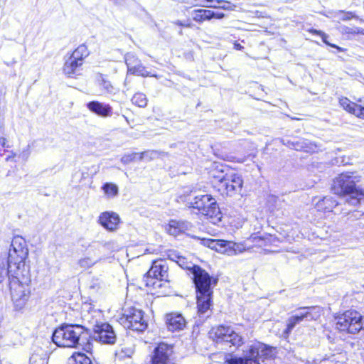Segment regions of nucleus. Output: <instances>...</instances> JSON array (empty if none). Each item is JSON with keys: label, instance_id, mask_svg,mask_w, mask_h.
I'll use <instances>...</instances> for the list:
<instances>
[{"label": "nucleus", "instance_id": "nucleus-1", "mask_svg": "<svg viewBox=\"0 0 364 364\" xmlns=\"http://www.w3.org/2000/svg\"><path fill=\"white\" fill-rule=\"evenodd\" d=\"M191 273L196 289L198 311L200 314H203L206 313L211 306V286H215L218 280L213 279L209 274L199 266H193L191 268Z\"/></svg>", "mask_w": 364, "mask_h": 364}, {"label": "nucleus", "instance_id": "nucleus-2", "mask_svg": "<svg viewBox=\"0 0 364 364\" xmlns=\"http://www.w3.org/2000/svg\"><path fill=\"white\" fill-rule=\"evenodd\" d=\"M358 181V177L352 173H341L334 178L332 190L335 194L345 197L346 203L355 206L364 199V191L356 186Z\"/></svg>", "mask_w": 364, "mask_h": 364}, {"label": "nucleus", "instance_id": "nucleus-3", "mask_svg": "<svg viewBox=\"0 0 364 364\" xmlns=\"http://www.w3.org/2000/svg\"><path fill=\"white\" fill-rule=\"evenodd\" d=\"M87 335L80 325H61L54 331L52 341L59 347L77 348L82 345L84 338L87 340Z\"/></svg>", "mask_w": 364, "mask_h": 364}, {"label": "nucleus", "instance_id": "nucleus-4", "mask_svg": "<svg viewBox=\"0 0 364 364\" xmlns=\"http://www.w3.org/2000/svg\"><path fill=\"white\" fill-rule=\"evenodd\" d=\"M188 203L189 207L197 209L201 214L212 219L213 223H215L220 220L221 213L218 205L216 200L211 195L208 193L197 194Z\"/></svg>", "mask_w": 364, "mask_h": 364}, {"label": "nucleus", "instance_id": "nucleus-5", "mask_svg": "<svg viewBox=\"0 0 364 364\" xmlns=\"http://www.w3.org/2000/svg\"><path fill=\"white\" fill-rule=\"evenodd\" d=\"M209 338L217 344H226L237 348L244 344V338L239 333L229 326L219 325L213 327Z\"/></svg>", "mask_w": 364, "mask_h": 364}, {"label": "nucleus", "instance_id": "nucleus-6", "mask_svg": "<svg viewBox=\"0 0 364 364\" xmlns=\"http://www.w3.org/2000/svg\"><path fill=\"white\" fill-rule=\"evenodd\" d=\"M28 255V249L24 238L18 235L14 237L7 257L10 265L14 266L17 269L28 272V269H26V259Z\"/></svg>", "mask_w": 364, "mask_h": 364}, {"label": "nucleus", "instance_id": "nucleus-7", "mask_svg": "<svg viewBox=\"0 0 364 364\" xmlns=\"http://www.w3.org/2000/svg\"><path fill=\"white\" fill-rule=\"evenodd\" d=\"M336 328L348 333H357L364 330V316L356 311H346L336 317Z\"/></svg>", "mask_w": 364, "mask_h": 364}, {"label": "nucleus", "instance_id": "nucleus-8", "mask_svg": "<svg viewBox=\"0 0 364 364\" xmlns=\"http://www.w3.org/2000/svg\"><path fill=\"white\" fill-rule=\"evenodd\" d=\"M275 348L261 342H255L243 350L242 361L245 364H260V361L272 358Z\"/></svg>", "mask_w": 364, "mask_h": 364}, {"label": "nucleus", "instance_id": "nucleus-9", "mask_svg": "<svg viewBox=\"0 0 364 364\" xmlns=\"http://www.w3.org/2000/svg\"><path fill=\"white\" fill-rule=\"evenodd\" d=\"M322 310L320 307L309 306L299 308L295 311V314L289 317L287 321V328L284 333L288 335L292 329L304 320L316 321L321 315Z\"/></svg>", "mask_w": 364, "mask_h": 364}, {"label": "nucleus", "instance_id": "nucleus-10", "mask_svg": "<svg viewBox=\"0 0 364 364\" xmlns=\"http://www.w3.org/2000/svg\"><path fill=\"white\" fill-rule=\"evenodd\" d=\"M168 266L165 259H157L153 262L152 266L147 272L145 279L147 287H161V282H168Z\"/></svg>", "mask_w": 364, "mask_h": 364}, {"label": "nucleus", "instance_id": "nucleus-11", "mask_svg": "<svg viewBox=\"0 0 364 364\" xmlns=\"http://www.w3.org/2000/svg\"><path fill=\"white\" fill-rule=\"evenodd\" d=\"M11 299L16 310L22 309L30 296V288L28 284L20 281L19 277L12 279L9 282Z\"/></svg>", "mask_w": 364, "mask_h": 364}, {"label": "nucleus", "instance_id": "nucleus-12", "mask_svg": "<svg viewBox=\"0 0 364 364\" xmlns=\"http://www.w3.org/2000/svg\"><path fill=\"white\" fill-rule=\"evenodd\" d=\"M213 177L218 178L220 188L224 189L226 195L233 196L241 192L243 180L240 174L232 171L223 174L222 171L220 175Z\"/></svg>", "mask_w": 364, "mask_h": 364}, {"label": "nucleus", "instance_id": "nucleus-13", "mask_svg": "<svg viewBox=\"0 0 364 364\" xmlns=\"http://www.w3.org/2000/svg\"><path fill=\"white\" fill-rule=\"evenodd\" d=\"M201 244L227 255H235L243 251L241 245L232 241L224 240L202 239Z\"/></svg>", "mask_w": 364, "mask_h": 364}, {"label": "nucleus", "instance_id": "nucleus-14", "mask_svg": "<svg viewBox=\"0 0 364 364\" xmlns=\"http://www.w3.org/2000/svg\"><path fill=\"white\" fill-rule=\"evenodd\" d=\"M121 319L126 328L133 331H143L147 327V323L144 318V312L134 307L126 310L124 317Z\"/></svg>", "mask_w": 364, "mask_h": 364}, {"label": "nucleus", "instance_id": "nucleus-15", "mask_svg": "<svg viewBox=\"0 0 364 364\" xmlns=\"http://www.w3.org/2000/svg\"><path fill=\"white\" fill-rule=\"evenodd\" d=\"M173 346L161 343L154 350L151 364H174Z\"/></svg>", "mask_w": 364, "mask_h": 364}, {"label": "nucleus", "instance_id": "nucleus-16", "mask_svg": "<svg viewBox=\"0 0 364 364\" xmlns=\"http://www.w3.org/2000/svg\"><path fill=\"white\" fill-rule=\"evenodd\" d=\"M93 338L105 344H114L117 340L116 333L112 326L105 322L102 324L93 328Z\"/></svg>", "mask_w": 364, "mask_h": 364}, {"label": "nucleus", "instance_id": "nucleus-17", "mask_svg": "<svg viewBox=\"0 0 364 364\" xmlns=\"http://www.w3.org/2000/svg\"><path fill=\"white\" fill-rule=\"evenodd\" d=\"M124 59L129 73L142 77H156V75H151L150 73L146 70V68L141 64V61L134 54L131 53H127Z\"/></svg>", "mask_w": 364, "mask_h": 364}, {"label": "nucleus", "instance_id": "nucleus-18", "mask_svg": "<svg viewBox=\"0 0 364 364\" xmlns=\"http://www.w3.org/2000/svg\"><path fill=\"white\" fill-rule=\"evenodd\" d=\"M23 269H17L14 266L11 267L9 259L0 257V284L8 278L9 282L12 279H16L17 277L22 275L24 277Z\"/></svg>", "mask_w": 364, "mask_h": 364}, {"label": "nucleus", "instance_id": "nucleus-19", "mask_svg": "<svg viewBox=\"0 0 364 364\" xmlns=\"http://www.w3.org/2000/svg\"><path fill=\"white\" fill-rule=\"evenodd\" d=\"M98 222L107 230L114 231L118 228L120 218L117 213L106 211L100 214Z\"/></svg>", "mask_w": 364, "mask_h": 364}, {"label": "nucleus", "instance_id": "nucleus-20", "mask_svg": "<svg viewBox=\"0 0 364 364\" xmlns=\"http://www.w3.org/2000/svg\"><path fill=\"white\" fill-rule=\"evenodd\" d=\"M166 324L168 331L174 332L183 330L186 327V321L182 314L171 313L166 316Z\"/></svg>", "mask_w": 364, "mask_h": 364}, {"label": "nucleus", "instance_id": "nucleus-21", "mask_svg": "<svg viewBox=\"0 0 364 364\" xmlns=\"http://www.w3.org/2000/svg\"><path fill=\"white\" fill-rule=\"evenodd\" d=\"M86 307H87V313L83 314V318L90 324L92 329L104 323L103 314L100 310L94 309L90 305H86Z\"/></svg>", "mask_w": 364, "mask_h": 364}, {"label": "nucleus", "instance_id": "nucleus-22", "mask_svg": "<svg viewBox=\"0 0 364 364\" xmlns=\"http://www.w3.org/2000/svg\"><path fill=\"white\" fill-rule=\"evenodd\" d=\"M87 107L92 112L102 117H111L112 114V108L109 104L92 101L87 104Z\"/></svg>", "mask_w": 364, "mask_h": 364}, {"label": "nucleus", "instance_id": "nucleus-23", "mask_svg": "<svg viewBox=\"0 0 364 364\" xmlns=\"http://www.w3.org/2000/svg\"><path fill=\"white\" fill-rule=\"evenodd\" d=\"M193 225L186 220H171L168 223V232L170 235L177 236L191 230Z\"/></svg>", "mask_w": 364, "mask_h": 364}, {"label": "nucleus", "instance_id": "nucleus-24", "mask_svg": "<svg viewBox=\"0 0 364 364\" xmlns=\"http://www.w3.org/2000/svg\"><path fill=\"white\" fill-rule=\"evenodd\" d=\"M82 65V64H79L76 60L69 58L64 64L63 72L67 76L73 77L75 75H78Z\"/></svg>", "mask_w": 364, "mask_h": 364}, {"label": "nucleus", "instance_id": "nucleus-25", "mask_svg": "<svg viewBox=\"0 0 364 364\" xmlns=\"http://www.w3.org/2000/svg\"><path fill=\"white\" fill-rule=\"evenodd\" d=\"M338 205V203L331 196L324 197L317 202L316 208L319 211L331 212Z\"/></svg>", "mask_w": 364, "mask_h": 364}, {"label": "nucleus", "instance_id": "nucleus-26", "mask_svg": "<svg viewBox=\"0 0 364 364\" xmlns=\"http://www.w3.org/2000/svg\"><path fill=\"white\" fill-rule=\"evenodd\" d=\"M89 55V51L86 46H79L72 53L70 58L78 62L79 64H83L84 59Z\"/></svg>", "mask_w": 364, "mask_h": 364}, {"label": "nucleus", "instance_id": "nucleus-27", "mask_svg": "<svg viewBox=\"0 0 364 364\" xmlns=\"http://www.w3.org/2000/svg\"><path fill=\"white\" fill-rule=\"evenodd\" d=\"M97 81L99 85L105 93L114 94L116 92V88L104 75L100 74L97 77Z\"/></svg>", "mask_w": 364, "mask_h": 364}, {"label": "nucleus", "instance_id": "nucleus-28", "mask_svg": "<svg viewBox=\"0 0 364 364\" xmlns=\"http://www.w3.org/2000/svg\"><path fill=\"white\" fill-rule=\"evenodd\" d=\"M69 364H95V363L85 353H75L69 358Z\"/></svg>", "mask_w": 364, "mask_h": 364}, {"label": "nucleus", "instance_id": "nucleus-29", "mask_svg": "<svg viewBox=\"0 0 364 364\" xmlns=\"http://www.w3.org/2000/svg\"><path fill=\"white\" fill-rule=\"evenodd\" d=\"M211 14H212L210 13V10L202 9L194 10L192 13L193 21L198 23L210 20Z\"/></svg>", "mask_w": 364, "mask_h": 364}, {"label": "nucleus", "instance_id": "nucleus-30", "mask_svg": "<svg viewBox=\"0 0 364 364\" xmlns=\"http://www.w3.org/2000/svg\"><path fill=\"white\" fill-rule=\"evenodd\" d=\"M48 357L47 353L40 350L32 354L30 358V364H47Z\"/></svg>", "mask_w": 364, "mask_h": 364}, {"label": "nucleus", "instance_id": "nucleus-31", "mask_svg": "<svg viewBox=\"0 0 364 364\" xmlns=\"http://www.w3.org/2000/svg\"><path fill=\"white\" fill-rule=\"evenodd\" d=\"M339 104L346 112L355 116L357 102H353L347 97H343L339 99Z\"/></svg>", "mask_w": 364, "mask_h": 364}, {"label": "nucleus", "instance_id": "nucleus-32", "mask_svg": "<svg viewBox=\"0 0 364 364\" xmlns=\"http://www.w3.org/2000/svg\"><path fill=\"white\" fill-rule=\"evenodd\" d=\"M309 31V33H311L314 35H319L321 37L322 41L325 44H326L332 48H336L339 52H343L345 50L344 48L339 47L335 44H332V43H329L327 40L328 38V36L327 34H326L324 32H323L321 31L316 30V29H310Z\"/></svg>", "mask_w": 364, "mask_h": 364}, {"label": "nucleus", "instance_id": "nucleus-33", "mask_svg": "<svg viewBox=\"0 0 364 364\" xmlns=\"http://www.w3.org/2000/svg\"><path fill=\"white\" fill-rule=\"evenodd\" d=\"M132 102L136 106L145 107L147 105L148 99L144 93L137 92L132 97Z\"/></svg>", "mask_w": 364, "mask_h": 364}, {"label": "nucleus", "instance_id": "nucleus-34", "mask_svg": "<svg viewBox=\"0 0 364 364\" xmlns=\"http://www.w3.org/2000/svg\"><path fill=\"white\" fill-rule=\"evenodd\" d=\"M102 189L108 197H115L118 194V187L112 183H106L103 185Z\"/></svg>", "mask_w": 364, "mask_h": 364}, {"label": "nucleus", "instance_id": "nucleus-35", "mask_svg": "<svg viewBox=\"0 0 364 364\" xmlns=\"http://www.w3.org/2000/svg\"><path fill=\"white\" fill-rule=\"evenodd\" d=\"M341 32L343 34H362L364 35V29L358 27H348L343 26L341 27Z\"/></svg>", "mask_w": 364, "mask_h": 364}, {"label": "nucleus", "instance_id": "nucleus-36", "mask_svg": "<svg viewBox=\"0 0 364 364\" xmlns=\"http://www.w3.org/2000/svg\"><path fill=\"white\" fill-rule=\"evenodd\" d=\"M159 154L156 151H146L139 154V161H151L159 156Z\"/></svg>", "mask_w": 364, "mask_h": 364}, {"label": "nucleus", "instance_id": "nucleus-37", "mask_svg": "<svg viewBox=\"0 0 364 364\" xmlns=\"http://www.w3.org/2000/svg\"><path fill=\"white\" fill-rule=\"evenodd\" d=\"M176 258V262L183 269H189L191 272V268L195 264L188 262L184 257L182 256H174Z\"/></svg>", "mask_w": 364, "mask_h": 364}, {"label": "nucleus", "instance_id": "nucleus-38", "mask_svg": "<svg viewBox=\"0 0 364 364\" xmlns=\"http://www.w3.org/2000/svg\"><path fill=\"white\" fill-rule=\"evenodd\" d=\"M302 151L310 153L316 150V144L311 143L307 139H301Z\"/></svg>", "mask_w": 364, "mask_h": 364}, {"label": "nucleus", "instance_id": "nucleus-39", "mask_svg": "<svg viewBox=\"0 0 364 364\" xmlns=\"http://www.w3.org/2000/svg\"><path fill=\"white\" fill-rule=\"evenodd\" d=\"M204 1L213 2L214 0H182V3L193 6L207 7L208 5L203 4Z\"/></svg>", "mask_w": 364, "mask_h": 364}, {"label": "nucleus", "instance_id": "nucleus-40", "mask_svg": "<svg viewBox=\"0 0 364 364\" xmlns=\"http://www.w3.org/2000/svg\"><path fill=\"white\" fill-rule=\"evenodd\" d=\"M357 101V109L355 116L364 119V97L359 98Z\"/></svg>", "mask_w": 364, "mask_h": 364}, {"label": "nucleus", "instance_id": "nucleus-41", "mask_svg": "<svg viewBox=\"0 0 364 364\" xmlns=\"http://www.w3.org/2000/svg\"><path fill=\"white\" fill-rule=\"evenodd\" d=\"M135 160L139 161V154L132 153V154H125L121 159L122 163H123L124 164H128Z\"/></svg>", "mask_w": 364, "mask_h": 364}, {"label": "nucleus", "instance_id": "nucleus-42", "mask_svg": "<svg viewBox=\"0 0 364 364\" xmlns=\"http://www.w3.org/2000/svg\"><path fill=\"white\" fill-rule=\"evenodd\" d=\"M96 260L91 259L90 257H84L79 260V265L82 268H89L91 267L95 263Z\"/></svg>", "mask_w": 364, "mask_h": 364}, {"label": "nucleus", "instance_id": "nucleus-43", "mask_svg": "<svg viewBox=\"0 0 364 364\" xmlns=\"http://www.w3.org/2000/svg\"><path fill=\"white\" fill-rule=\"evenodd\" d=\"M30 146H27V147L22 150V151L19 154L18 157L21 158L23 161H27L30 156Z\"/></svg>", "mask_w": 364, "mask_h": 364}, {"label": "nucleus", "instance_id": "nucleus-44", "mask_svg": "<svg viewBox=\"0 0 364 364\" xmlns=\"http://www.w3.org/2000/svg\"><path fill=\"white\" fill-rule=\"evenodd\" d=\"M341 14H342V16L341 17V19L342 21H348L353 18H357V16L353 14L352 12H343L340 11Z\"/></svg>", "mask_w": 364, "mask_h": 364}, {"label": "nucleus", "instance_id": "nucleus-45", "mask_svg": "<svg viewBox=\"0 0 364 364\" xmlns=\"http://www.w3.org/2000/svg\"><path fill=\"white\" fill-rule=\"evenodd\" d=\"M242 360H243L242 357H240V358H232L230 359H228L226 360V362L228 364H245L243 363V361H242Z\"/></svg>", "mask_w": 364, "mask_h": 364}, {"label": "nucleus", "instance_id": "nucleus-46", "mask_svg": "<svg viewBox=\"0 0 364 364\" xmlns=\"http://www.w3.org/2000/svg\"><path fill=\"white\" fill-rule=\"evenodd\" d=\"M210 13L212 14L210 15V19L212 18H218L221 19L225 17V14L223 13H219V12H214L213 11L210 10Z\"/></svg>", "mask_w": 364, "mask_h": 364}, {"label": "nucleus", "instance_id": "nucleus-47", "mask_svg": "<svg viewBox=\"0 0 364 364\" xmlns=\"http://www.w3.org/2000/svg\"><path fill=\"white\" fill-rule=\"evenodd\" d=\"M358 215H360V218H358V223L357 225L360 228H364V214H360V212H356L354 215L356 217Z\"/></svg>", "mask_w": 364, "mask_h": 364}, {"label": "nucleus", "instance_id": "nucleus-48", "mask_svg": "<svg viewBox=\"0 0 364 364\" xmlns=\"http://www.w3.org/2000/svg\"><path fill=\"white\" fill-rule=\"evenodd\" d=\"M293 149L302 151L301 139L294 141Z\"/></svg>", "mask_w": 364, "mask_h": 364}, {"label": "nucleus", "instance_id": "nucleus-49", "mask_svg": "<svg viewBox=\"0 0 364 364\" xmlns=\"http://www.w3.org/2000/svg\"><path fill=\"white\" fill-rule=\"evenodd\" d=\"M121 353H124V355L123 356L130 358L132 357V354L134 353V350L132 348H127V349H122L121 351Z\"/></svg>", "mask_w": 364, "mask_h": 364}, {"label": "nucleus", "instance_id": "nucleus-50", "mask_svg": "<svg viewBox=\"0 0 364 364\" xmlns=\"http://www.w3.org/2000/svg\"><path fill=\"white\" fill-rule=\"evenodd\" d=\"M281 142L284 145L287 146V147L293 149V145H294V141H290V140L285 141L284 139H281Z\"/></svg>", "mask_w": 364, "mask_h": 364}, {"label": "nucleus", "instance_id": "nucleus-51", "mask_svg": "<svg viewBox=\"0 0 364 364\" xmlns=\"http://www.w3.org/2000/svg\"><path fill=\"white\" fill-rule=\"evenodd\" d=\"M84 350H86L87 352H90L91 350H92V345L90 342H87L85 345V346L83 347Z\"/></svg>", "mask_w": 364, "mask_h": 364}, {"label": "nucleus", "instance_id": "nucleus-52", "mask_svg": "<svg viewBox=\"0 0 364 364\" xmlns=\"http://www.w3.org/2000/svg\"><path fill=\"white\" fill-rule=\"evenodd\" d=\"M16 156V154L14 153V151H11V155L8 156L6 158V161H13L14 160V158Z\"/></svg>", "mask_w": 364, "mask_h": 364}, {"label": "nucleus", "instance_id": "nucleus-53", "mask_svg": "<svg viewBox=\"0 0 364 364\" xmlns=\"http://www.w3.org/2000/svg\"><path fill=\"white\" fill-rule=\"evenodd\" d=\"M234 48L236 50H242L244 48V47L242 46H241L240 43L235 42L234 43Z\"/></svg>", "mask_w": 364, "mask_h": 364}, {"label": "nucleus", "instance_id": "nucleus-54", "mask_svg": "<svg viewBox=\"0 0 364 364\" xmlns=\"http://www.w3.org/2000/svg\"><path fill=\"white\" fill-rule=\"evenodd\" d=\"M175 23L178 26H184V27H190L191 26V25L189 23L186 24L180 21H177Z\"/></svg>", "mask_w": 364, "mask_h": 364}, {"label": "nucleus", "instance_id": "nucleus-55", "mask_svg": "<svg viewBox=\"0 0 364 364\" xmlns=\"http://www.w3.org/2000/svg\"><path fill=\"white\" fill-rule=\"evenodd\" d=\"M5 142H6V139L3 136H1L0 137V144L2 146H5Z\"/></svg>", "mask_w": 364, "mask_h": 364}, {"label": "nucleus", "instance_id": "nucleus-56", "mask_svg": "<svg viewBox=\"0 0 364 364\" xmlns=\"http://www.w3.org/2000/svg\"><path fill=\"white\" fill-rule=\"evenodd\" d=\"M4 147H7V148L10 147V146L7 144V141L5 142V146Z\"/></svg>", "mask_w": 364, "mask_h": 364}, {"label": "nucleus", "instance_id": "nucleus-57", "mask_svg": "<svg viewBox=\"0 0 364 364\" xmlns=\"http://www.w3.org/2000/svg\"><path fill=\"white\" fill-rule=\"evenodd\" d=\"M6 1V0H3V2L5 3Z\"/></svg>", "mask_w": 364, "mask_h": 364}]
</instances>
